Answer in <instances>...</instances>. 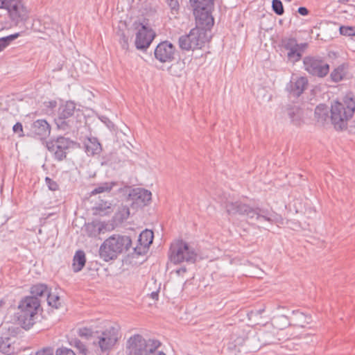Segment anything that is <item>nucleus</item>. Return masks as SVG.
Returning <instances> with one entry per match:
<instances>
[{
    "label": "nucleus",
    "mask_w": 355,
    "mask_h": 355,
    "mask_svg": "<svg viewBox=\"0 0 355 355\" xmlns=\"http://www.w3.org/2000/svg\"><path fill=\"white\" fill-rule=\"evenodd\" d=\"M355 112V101L351 94H347L342 102L336 101L331 107V121L334 128L343 130Z\"/></svg>",
    "instance_id": "obj_1"
},
{
    "label": "nucleus",
    "mask_w": 355,
    "mask_h": 355,
    "mask_svg": "<svg viewBox=\"0 0 355 355\" xmlns=\"http://www.w3.org/2000/svg\"><path fill=\"white\" fill-rule=\"evenodd\" d=\"M83 118V114L79 108H76V104L73 101H67L59 107L55 123L59 130L69 131L77 128Z\"/></svg>",
    "instance_id": "obj_2"
},
{
    "label": "nucleus",
    "mask_w": 355,
    "mask_h": 355,
    "mask_svg": "<svg viewBox=\"0 0 355 355\" xmlns=\"http://www.w3.org/2000/svg\"><path fill=\"white\" fill-rule=\"evenodd\" d=\"M227 213L231 216L239 215L248 219H256L259 221H272V214L267 210L254 207L241 200L227 202L225 205Z\"/></svg>",
    "instance_id": "obj_3"
},
{
    "label": "nucleus",
    "mask_w": 355,
    "mask_h": 355,
    "mask_svg": "<svg viewBox=\"0 0 355 355\" xmlns=\"http://www.w3.org/2000/svg\"><path fill=\"white\" fill-rule=\"evenodd\" d=\"M132 245L128 236L114 234L104 241L99 248V255L105 261L116 259L119 254L126 252Z\"/></svg>",
    "instance_id": "obj_4"
},
{
    "label": "nucleus",
    "mask_w": 355,
    "mask_h": 355,
    "mask_svg": "<svg viewBox=\"0 0 355 355\" xmlns=\"http://www.w3.org/2000/svg\"><path fill=\"white\" fill-rule=\"evenodd\" d=\"M40 307V300L35 297H26L21 300L18 309V321L22 328L29 329L35 323Z\"/></svg>",
    "instance_id": "obj_5"
},
{
    "label": "nucleus",
    "mask_w": 355,
    "mask_h": 355,
    "mask_svg": "<svg viewBox=\"0 0 355 355\" xmlns=\"http://www.w3.org/2000/svg\"><path fill=\"white\" fill-rule=\"evenodd\" d=\"M160 345L161 343L157 340H146L140 334H134L127 340L125 352L128 355H149L154 353Z\"/></svg>",
    "instance_id": "obj_6"
},
{
    "label": "nucleus",
    "mask_w": 355,
    "mask_h": 355,
    "mask_svg": "<svg viewBox=\"0 0 355 355\" xmlns=\"http://www.w3.org/2000/svg\"><path fill=\"white\" fill-rule=\"evenodd\" d=\"M198 253L196 250L183 240L172 243L169 250V259L174 264L182 262L193 263L196 261Z\"/></svg>",
    "instance_id": "obj_7"
},
{
    "label": "nucleus",
    "mask_w": 355,
    "mask_h": 355,
    "mask_svg": "<svg viewBox=\"0 0 355 355\" xmlns=\"http://www.w3.org/2000/svg\"><path fill=\"white\" fill-rule=\"evenodd\" d=\"M120 338V327L118 324H114L103 331H97L93 345L99 348L101 353L108 354Z\"/></svg>",
    "instance_id": "obj_8"
},
{
    "label": "nucleus",
    "mask_w": 355,
    "mask_h": 355,
    "mask_svg": "<svg viewBox=\"0 0 355 355\" xmlns=\"http://www.w3.org/2000/svg\"><path fill=\"white\" fill-rule=\"evenodd\" d=\"M133 27L136 30L135 46L139 50H146L149 47L155 37V33L149 26L146 19L141 22L135 21Z\"/></svg>",
    "instance_id": "obj_9"
},
{
    "label": "nucleus",
    "mask_w": 355,
    "mask_h": 355,
    "mask_svg": "<svg viewBox=\"0 0 355 355\" xmlns=\"http://www.w3.org/2000/svg\"><path fill=\"white\" fill-rule=\"evenodd\" d=\"M193 10L196 20L199 24L203 23L209 26L214 25V18L211 10L214 8V0H189Z\"/></svg>",
    "instance_id": "obj_10"
},
{
    "label": "nucleus",
    "mask_w": 355,
    "mask_h": 355,
    "mask_svg": "<svg viewBox=\"0 0 355 355\" xmlns=\"http://www.w3.org/2000/svg\"><path fill=\"white\" fill-rule=\"evenodd\" d=\"M72 143L69 138L59 137L56 139L47 141L46 146L49 151L53 153L54 158L61 162L67 157V150Z\"/></svg>",
    "instance_id": "obj_11"
},
{
    "label": "nucleus",
    "mask_w": 355,
    "mask_h": 355,
    "mask_svg": "<svg viewBox=\"0 0 355 355\" xmlns=\"http://www.w3.org/2000/svg\"><path fill=\"white\" fill-rule=\"evenodd\" d=\"M303 63L304 69L313 76L324 77L329 71V65L319 58L305 57Z\"/></svg>",
    "instance_id": "obj_12"
},
{
    "label": "nucleus",
    "mask_w": 355,
    "mask_h": 355,
    "mask_svg": "<svg viewBox=\"0 0 355 355\" xmlns=\"http://www.w3.org/2000/svg\"><path fill=\"white\" fill-rule=\"evenodd\" d=\"M196 27L190 31L189 34L193 41L196 49H201L208 40L207 31H209L213 26L205 23L199 24L198 20H196Z\"/></svg>",
    "instance_id": "obj_13"
},
{
    "label": "nucleus",
    "mask_w": 355,
    "mask_h": 355,
    "mask_svg": "<svg viewBox=\"0 0 355 355\" xmlns=\"http://www.w3.org/2000/svg\"><path fill=\"white\" fill-rule=\"evenodd\" d=\"M175 48L168 41L159 43L155 49V57L161 62H171L175 58Z\"/></svg>",
    "instance_id": "obj_14"
},
{
    "label": "nucleus",
    "mask_w": 355,
    "mask_h": 355,
    "mask_svg": "<svg viewBox=\"0 0 355 355\" xmlns=\"http://www.w3.org/2000/svg\"><path fill=\"white\" fill-rule=\"evenodd\" d=\"M6 10L11 19L16 24L26 21L27 13L20 0H9Z\"/></svg>",
    "instance_id": "obj_15"
},
{
    "label": "nucleus",
    "mask_w": 355,
    "mask_h": 355,
    "mask_svg": "<svg viewBox=\"0 0 355 355\" xmlns=\"http://www.w3.org/2000/svg\"><path fill=\"white\" fill-rule=\"evenodd\" d=\"M308 86L306 77L293 78L286 86V90L293 96H300Z\"/></svg>",
    "instance_id": "obj_16"
},
{
    "label": "nucleus",
    "mask_w": 355,
    "mask_h": 355,
    "mask_svg": "<svg viewBox=\"0 0 355 355\" xmlns=\"http://www.w3.org/2000/svg\"><path fill=\"white\" fill-rule=\"evenodd\" d=\"M283 113L292 124L299 126L303 123V110L297 105H288L283 108Z\"/></svg>",
    "instance_id": "obj_17"
},
{
    "label": "nucleus",
    "mask_w": 355,
    "mask_h": 355,
    "mask_svg": "<svg viewBox=\"0 0 355 355\" xmlns=\"http://www.w3.org/2000/svg\"><path fill=\"white\" fill-rule=\"evenodd\" d=\"M31 131L34 137L43 139L50 135L51 127L46 120L38 119L31 125Z\"/></svg>",
    "instance_id": "obj_18"
},
{
    "label": "nucleus",
    "mask_w": 355,
    "mask_h": 355,
    "mask_svg": "<svg viewBox=\"0 0 355 355\" xmlns=\"http://www.w3.org/2000/svg\"><path fill=\"white\" fill-rule=\"evenodd\" d=\"M108 224L104 222L93 221L86 225V230L90 236H96L110 230Z\"/></svg>",
    "instance_id": "obj_19"
},
{
    "label": "nucleus",
    "mask_w": 355,
    "mask_h": 355,
    "mask_svg": "<svg viewBox=\"0 0 355 355\" xmlns=\"http://www.w3.org/2000/svg\"><path fill=\"white\" fill-rule=\"evenodd\" d=\"M293 316L291 318L290 322L294 326L304 327L306 324H309L311 317L305 315L299 311H293Z\"/></svg>",
    "instance_id": "obj_20"
},
{
    "label": "nucleus",
    "mask_w": 355,
    "mask_h": 355,
    "mask_svg": "<svg viewBox=\"0 0 355 355\" xmlns=\"http://www.w3.org/2000/svg\"><path fill=\"white\" fill-rule=\"evenodd\" d=\"M86 153L89 155H98L102 151L101 144L96 137L88 138L85 143Z\"/></svg>",
    "instance_id": "obj_21"
},
{
    "label": "nucleus",
    "mask_w": 355,
    "mask_h": 355,
    "mask_svg": "<svg viewBox=\"0 0 355 355\" xmlns=\"http://www.w3.org/2000/svg\"><path fill=\"white\" fill-rule=\"evenodd\" d=\"M15 349L13 338L0 336V352L1 353L10 355L15 353Z\"/></svg>",
    "instance_id": "obj_22"
},
{
    "label": "nucleus",
    "mask_w": 355,
    "mask_h": 355,
    "mask_svg": "<svg viewBox=\"0 0 355 355\" xmlns=\"http://www.w3.org/2000/svg\"><path fill=\"white\" fill-rule=\"evenodd\" d=\"M86 262L85 254L83 250H78L73 259L72 268L75 272L80 271Z\"/></svg>",
    "instance_id": "obj_23"
},
{
    "label": "nucleus",
    "mask_w": 355,
    "mask_h": 355,
    "mask_svg": "<svg viewBox=\"0 0 355 355\" xmlns=\"http://www.w3.org/2000/svg\"><path fill=\"white\" fill-rule=\"evenodd\" d=\"M315 118L318 123L324 124L329 119V107L324 104H320L316 106Z\"/></svg>",
    "instance_id": "obj_24"
},
{
    "label": "nucleus",
    "mask_w": 355,
    "mask_h": 355,
    "mask_svg": "<svg viewBox=\"0 0 355 355\" xmlns=\"http://www.w3.org/2000/svg\"><path fill=\"white\" fill-rule=\"evenodd\" d=\"M153 232L149 230H145L139 234L138 242L144 249H148L153 241Z\"/></svg>",
    "instance_id": "obj_25"
},
{
    "label": "nucleus",
    "mask_w": 355,
    "mask_h": 355,
    "mask_svg": "<svg viewBox=\"0 0 355 355\" xmlns=\"http://www.w3.org/2000/svg\"><path fill=\"white\" fill-rule=\"evenodd\" d=\"M50 290L47 287L46 284H37L33 285L31 288V293L32 294L31 297H35L38 298L40 297H46L48 294H49Z\"/></svg>",
    "instance_id": "obj_26"
},
{
    "label": "nucleus",
    "mask_w": 355,
    "mask_h": 355,
    "mask_svg": "<svg viewBox=\"0 0 355 355\" xmlns=\"http://www.w3.org/2000/svg\"><path fill=\"white\" fill-rule=\"evenodd\" d=\"M132 195L137 200H139L141 202L146 204L151 200V192L148 190L137 188L132 191Z\"/></svg>",
    "instance_id": "obj_27"
},
{
    "label": "nucleus",
    "mask_w": 355,
    "mask_h": 355,
    "mask_svg": "<svg viewBox=\"0 0 355 355\" xmlns=\"http://www.w3.org/2000/svg\"><path fill=\"white\" fill-rule=\"evenodd\" d=\"M178 44L180 48L183 51H193L196 49L193 41L189 33L180 37Z\"/></svg>",
    "instance_id": "obj_28"
},
{
    "label": "nucleus",
    "mask_w": 355,
    "mask_h": 355,
    "mask_svg": "<svg viewBox=\"0 0 355 355\" xmlns=\"http://www.w3.org/2000/svg\"><path fill=\"white\" fill-rule=\"evenodd\" d=\"M272 324L277 329H283L291 325L290 320L284 315L275 316L272 318Z\"/></svg>",
    "instance_id": "obj_29"
},
{
    "label": "nucleus",
    "mask_w": 355,
    "mask_h": 355,
    "mask_svg": "<svg viewBox=\"0 0 355 355\" xmlns=\"http://www.w3.org/2000/svg\"><path fill=\"white\" fill-rule=\"evenodd\" d=\"M346 74L345 67L343 64L338 66L331 73V80L338 83L343 79Z\"/></svg>",
    "instance_id": "obj_30"
},
{
    "label": "nucleus",
    "mask_w": 355,
    "mask_h": 355,
    "mask_svg": "<svg viewBox=\"0 0 355 355\" xmlns=\"http://www.w3.org/2000/svg\"><path fill=\"white\" fill-rule=\"evenodd\" d=\"M112 209L110 203L105 202L104 204L100 203L96 207V214L101 216H105L110 214Z\"/></svg>",
    "instance_id": "obj_31"
},
{
    "label": "nucleus",
    "mask_w": 355,
    "mask_h": 355,
    "mask_svg": "<svg viewBox=\"0 0 355 355\" xmlns=\"http://www.w3.org/2000/svg\"><path fill=\"white\" fill-rule=\"evenodd\" d=\"M288 59L292 62H295L300 60L302 57V50L300 49V46L295 48L291 50H288L287 53Z\"/></svg>",
    "instance_id": "obj_32"
},
{
    "label": "nucleus",
    "mask_w": 355,
    "mask_h": 355,
    "mask_svg": "<svg viewBox=\"0 0 355 355\" xmlns=\"http://www.w3.org/2000/svg\"><path fill=\"white\" fill-rule=\"evenodd\" d=\"M19 36V33H15L6 37L0 38V52L6 48L12 41L17 39Z\"/></svg>",
    "instance_id": "obj_33"
},
{
    "label": "nucleus",
    "mask_w": 355,
    "mask_h": 355,
    "mask_svg": "<svg viewBox=\"0 0 355 355\" xmlns=\"http://www.w3.org/2000/svg\"><path fill=\"white\" fill-rule=\"evenodd\" d=\"M114 186V183L105 182L96 187L92 191V194L103 192H110Z\"/></svg>",
    "instance_id": "obj_34"
},
{
    "label": "nucleus",
    "mask_w": 355,
    "mask_h": 355,
    "mask_svg": "<svg viewBox=\"0 0 355 355\" xmlns=\"http://www.w3.org/2000/svg\"><path fill=\"white\" fill-rule=\"evenodd\" d=\"M46 300L49 306L58 309L60 306V299L58 295H54L49 292V294L46 297Z\"/></svg>",
    "instance_id": "obj_35"
},
{
    "label": "nucleus",
    "mask_w": 355,
    "mask_h": 355,
    "mask_svg": "<svg viewBox=\"0 0 355 355\" xmlns=\"http://www.w3.org/2000/svg\"><path fill=\"white\" fill-rule=\"evenodd\" d=\"M282 46L284 48L288 51L300 46L297 40L294 38H286L282 40Z\"/></svg>",
    "instance_id": "obj_36"
},
{
    "label": "nucleus",
    "mask_w": 355,
    "mask_h": 355,
    "mask_svg": "<svg viewBox=\"0 0 355 355\" xmlns=\"http://www.w3.org/2000/svg\"><path fill=\"white\" fill-rule=\"evenodd\" d=\"M272 8L277 15H282L284 12L283 4L280 0H272Z\"/></svg>",
    "instance_id": "obj_37"
},
{
    "label": "nucleus",
    "mask_w": 355,
    "mask_h": 355,
    "mask_svg": "<svg viewBox=\"0 0 355 355\" xmlns=\"http://www.w3.org/2000/svg\"><path fill=\"white\" fill-rule=\"evenodd\" d=\"M340 33L345 36H354L355 26H341L339 28Z\"/></svg>",
    "instance_id": "obj_38"
},
{
    "label": "nucleus",
    "mask_w": 355,
    "mask_h": 355,
    "mask_svg": "<svg viewBox=\"0 0 355 355\" xmlns=\"http://www.w3.org/2000/svg\"><path fill=\"white\" fill-rule=\"evenodd\" d=\"M173 15L177 14L180 9V4L178 0H166Z\"/></svg>",
    "instance_id": "obj_39"
},
{
    "label": "nucleus",
    "mask_w": 355,
    "mask_h": 355,
    "mask_svg": "<svg viewBox=\"0 0 355 355\" xmlns=\"http://www.w3.org/2000/svg\"><path fill=\"white\" fill-rule=\"evenodd\" d=\"M45 182H46V184L48 188L51 191H55L58 189L59 187H58V184H57V182H55L54 180H51L50 178L46 177L45 178Z\"/></svg>",
    "instance_id": "obj_40"
},
{
    "label": "nucleus",
    "mask_w": 355,
    "mask_h": 355,
    "mask_svg": "<svg viewBox=\"0 0 355 355\" xmlns=\"http://www.w3.org/2000/svg\"><path fill=\"white\" fill-rule=\"evenodd\" d=\"M56 355H76L73 351L66 347L59 348L56 351Z\"/></svg>",
    "instance_id": "obj_41"
},
{
    "label": "nucleus",
    "mask_w": 355,
    "mask_h": 355,
    "mask_svg": "<svg viewBox=\"0 0 355 355\" xmlns=\"http://www.w3.org/2000/svg\"><path fill=\"white\" fill-rule=\"evenodd\" d=\"M12 130L15 133H18L19 137L24 136L23 126L19 122L16 123L12 128Z\"/></svg>",
    "instance_id": "obj_42"
},
{
    "label": "nucleus",
    "mask_w": 355,
    "mask_h": 355,
    "mask_svg": "<svg viewBox=\"0 0 355 355\" xmlns=\"http://www.w3.org/2000/svg\"><path fill=\"white\" fill-rule=\"evenodd\" d=\"M78 334L81 337H85V338H88L89 337L92 336V331L89 329L83 328V329H79Z\"/></svg>",
    "instance_id": "obj_43"
},
{
    "label": "nucleus",
    "mask_w": 355,
    "mask_h": 355,
    "mask_svg": "<svg viewBox=\"0 0 355 355\" xmlns=\"http://www.w3.org/2000/svg\"><path fill=\"white\" fill-rule=\"evenodd\" d=\"M35 355H53V349L51 347L44 348L37 352Z\"/></svg>",
    "instance_id": "obj_44"
},
{
    "label": "nucleus",
    "mask_w": 355,
    "mask_h": 355,
    "mask_svg": "<svg viewBox=\"0 0 355 355\" xmlns=\"http://www.w3.org/2000/svg\"><path fill=\"white\" fill-rule=\"evenodd\" d=\"M120 44L123 49H128V37L122 34L121 39H120Z\"/></svg>",
    "instance_id": "obj_45"
},
{
    "label": "nucleus",
    "mask_w": 355,
    "mask_h": 355,
    "mask_svg": "<svg viewBox=\"0 0 355 355\" xmlns=\"http://www.w3.org/2000/svg\"><path fill=\"white\" fill-rule=\"evenodd\" d=\"M75 343H76V347L79 349V350L83 353V354H85V352H87V349L85 346V345L80 340H75Z\"/></svg>",
    "instance_id": "obj_46"
},
{
    "label": "nucleus",
    "mask_w": 355,
    "mask_h": 355,
    "mask_svg": "<svg viewBox=\"0 0 355 355\" xmlns=\"http://www.w3.org/2000/svg\"><path fill=\"white\" fill-rule=\"evenodd\" d=\"M146 250V249H144V246H141V245H137L135 248H134V252L138 255L144 254Z\"/></svg>",
    "instance_id": "obj_47"
},
{
    "label": "nucleus",
    "mask_w": 355,
    "mask_h": 355,
    "mask_svg": "<svg viewBox=\"0 0 355 355\" xmlns=\"http://www.w3.org/2000/svg\"><path fill=\"white\" fill-rule=\"evenodd\" d=\"M297 12L301 15H303V16H306L309 14V10L306 8L305 7H300L298 8V10Z\"/></svg>",
    "instance_id": "obj_48"
},
{
    "label": "nucleus",
    "mask_w": 355,
    "mask_h": 355,
    "mask_svg": "<svg viewBox=\"0 0 355 355\" xmlns=\"http://www.w3.org/2000/svg\"><path fill=\"white\" fill-rule=\"evenodd\" d=\"M8 1L9 0H0V9L6 10Z\"/></svg>",
    "instance_id": "obj_49"
},
{
    "label": "nucleus",
    "mask_w": 355,
    "mask_h": 355,
    "mask_svg": "<svg viewBox=\"0 0 355 355\" xmlns=\"http://www.w3.org/2000/svg\"><path fill=\"white\" fill-rule=\"evenodd\" d=\"M187 272V268L185 267H182L175 270V272L178 275H182Z\"/></svg>",
    "instance_id": "obj_50"
},
{
    "label": "nucleus",
    "mask_w": 355,
    "mask_h": 355,
    "mask_svg": "<svg viewBox=\"0 0 355 355\" xmlns=\"http://www.w3.org/2000/svg\"><path fill=\"white\" fill-rule=\"evenodd\" d=\"M150 297L152 299L157 300L159 297L158 292H152L150 294Z\"/></svg>",
    "instance_id": "obj_51"
},
{
    "label": "nucleus",
    "mask_w": 355,
    "mask_h": 355,
    "mask_svg": "<svg viewBox=\"0 0 355 355\" xmlns=\"http://www.w3.org/2000/svg\"><path fill=\"white\" fill-rule=\"evenodd\" d=\"M263 311V309H260L258 311V313L261 314Z\"/></svg>",
    "instance_id": "obj_52"
},
{
    "label": "nucleus",
    "mask_w": 355,
    "mask_h": 355,
    "mask_svg": "<svg viewBox=\"0 0 355 355\" xmlns=\"http://www.w3.org/2000/svg\"><path fill=\"white\" fill-rule=\"evenodd\" d=\"M1 304H2V302H0V306H1Z\"/></svg>",
    "instance_id": "obj_53"
}]
</instances>
